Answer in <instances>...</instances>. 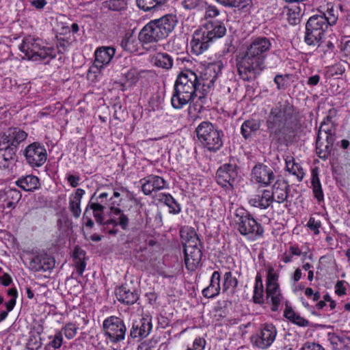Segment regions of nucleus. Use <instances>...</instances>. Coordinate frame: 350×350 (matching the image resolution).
Masks as SVG:
<instances>
[{"label": "nucleus", "instance_id": "09e8293b", "mask_svg": "<svg viewBox=\"0 0 350 350\" xmlns=\"http://www.w3.org/2000/svg\"><path fill=\"white\" fill-rule=\"evenodd\" d=\"M134 42L135 38L131 35L126 34L121 40L120 45L124 50L132 52L135 51Z\"/></svg>", "mask_w": 350, "mask_h": 350}, {"label": "nucleus", "instance_id": "4be33fe9", "mask_svg": "<svg viewBox=\"0 0 350 350\" xmlns=\"http://www.w3.org/2000/svg\"><path fill=\"white\" fill-rule=\"evenodd\" d=\"M202 27L212 42L216 39L222 38L226 33L225 25L220 21H208L202 25Z\"/></svg>", "mask_w": 350, "mask_h": 350}, {"label": "nucleus", "instance_id": "37998d69", "mask_svg": "<svg viewBox=\"0 0 350 350\" xmlns=\"http://www.w3.org/2000/svg\"><path fill=\"white\" fill-rule=\"evenodd\" d=\"M43 332L42 326L40 325L38 328L36 336L32 335L30 336L29 340L27 344V349L29 350H38L42 345V339L40 334Z\"/></svg>", "mask_w": 350, "mask_h": 350}, {"label": "nucleus", "instance_id": "0eeeda50", "mask_svg": "<svg viewBox=\"0 0 350 350\" xmlns=\"http://www.w3.org/2000/svg\"><path fill=\"white\" fill-rule=\"evenodd\" d=\"M198 139L209 151L217 152L223 146L224 133L211 122L204 121L196 129Z\"/></svg>", "mask_w": 350, "mask_h": 350}, {"label": "nucleus", "instance_id": "6e6d98bb", "mask_svg": "<svg viewBox=\"0 0 350 350\" xmlns=\"http://www.w3.org/2000/svg\"><path fill=\"white\" fill-rule=\"evenodd\" d=\"M253 301L256 304H262L264 302L263 287L254 286Z\"/></svg>", "mask_w": 350, "mask_h": 350}, {"label": "nucleus", "instance_id": "13d9d810", "mask_svg": "<svg viewBox=\"0 0 350 350\" xmlns=\"http://www.w3.org/2000/svg\"><path fill=\"white\" fill-rule=\"evenodd\" d=\"M347 282L345 280H339L334 286L335 293L338 296H343L347 293V288L345 284Z\"/></svg>", "mask_w": 350, "mask_h": 350}, {"label": "nucleus", "instance_id": "f704fd0d", "mask_svg": "<svg viewBox=\"0 0 350 350\" xmlns=\"http://www.w3.org/2000/svg\"><path fill=\"white\" fill-rule=\"evenodd\" d=\"M284 316L292 323L300 327H306L310 325V322L307 319L301 317L299 314L296 313L287 302L286 304V308L284 311Z\"/></svg>", "mask_w": 350, "mask_h": 350}, {"label": "nucleus", "instance_id": "ea45409f", "mask_svg": "<svg viewBox=\"0 0 350 350\" xmlns=\"http://www.w3.org/2000/svg\"><path fill=\"white\" fill-rule=\"evenodd\" d=\"M220 4L226 7L236 8L239 10H244L251 7L252 0H216Z\"/></svg>", "mask_w": 350, "mask_h": 350}, {"label": "nucleus", "instance_id": "3c124183", "mask_svg": "<svg viewBox=\"0 0 350 350\" xmlns=\"http://www.w3.org/2000/svg\"><path fill=\"white\" fill-rule=\"evenodd\" d=\"M62 331H64V335L68 339H71L76 336L77 327L75 324L70 323H67Z\"/></svg>", "mask_w": 350, "mask_h": 350}, {"label": "nucleus", "instance_id": "a878e982", "mask_svg": "<svg viewBox=\"0 0 350 350\" xmlns=\"http://www.w3.org/2000/svg\"><path fill=\"white\" fill-rule=\"evenodd\" d=\"M272 202L271 191L267 189H264L260 193L253 196L249 200L252 206L261 209L267 208Z\"/></svg>", "mask_w": 350, "mask_h": 350}, {"label": "nucleus", "instance_id": "393cba45", "mask_svg": "<svg viewBox=\"0 0 350 350\" xmlns=\"http://www.w3.org/2000/svg\"><path fill=\"white\" fill-rule=\"evenodd\" d=\"M21 197L22 194L17 189L8 187L3 190L1 198L3 199V206L4 208H13L19 202Z\"/></svg>", "mask_w": 350, "mask_h": 350}, {"label": "nucleus", "instance_id": "2f4dec72", "mask_svg": "<svg viewBox=\"0 0 350 350\" xmlns=\"http://www.w3.org/2000/svg\"><path fill=\"white\" fill-rule=\"evenodd\" d=\"M306 26L314 31H318L319 33L324 35V32L327 30L329 25L327 23L326 18H323L322 15L320 14L311 16L308 19Z\"/></svg>", "mask_w": 350, "mask_h": 350}, {"label": "nucleus", "instance_id": "1a4fd4ad", "mask_svg": "<svg viewBox=\"0 0 350 350\" xmlns=\"http://www.w3.org/2000/svg\"><path fill=\"white\" fill-rule=\"evenodd\" d=\"M236 215L238 217L237 221L238 230L242 235L250 240H255L262 236L264 232L262 226L251 215L243 213L241 215L238 213Z\"/></svg>", "mask_w": 350, "mask_h": 350}, {"label": "nucleus", "instance_id": "7ed1b4c3", "mask_svg": "<svg viewBox=\"0 0 350 350\" xmlns=\"http://www.w3.org/2000/svg\"><path fill=\"white\" fill-rule=\"evenodd\" d=\"M197 83L198 75L190 70H185L178 75L171 98L172 106L174 109H182L191 100L193 105L200 103Z\"/></svg>", "mask_w": 350, "mask_h": 350}, {"label": "nucleus", "instance_id": "c03bdc74", "mask_svg": "<svg viewBox=\"0 0 350 350\" xmlns=\"http://www.w3.org/2000/svg\"><path fill=\"white\" fill-rule=\"evenodd\" d=\"M181 5L187 10H201L206 7V3L204 0H182Z\"/></svg>", "mask_w": 350, "mask_h": 350}, {"label": "nucleus", "instance_id": "c9c22d12", "mask_svg": "<svg viewBox=\"0 0 350 350\" xmlns=\"http://www.w3.org/2000/svg\"><path fill=\"white\" fill-rule=\"evenodd\" d=\"M334 140L317 139L316 152L321 159H326L329 155Z\"/></svg>", "mask_w": 350, "mask_h": 350}, {"label": "nucleus", "instance_id": "a18cd8bd", "mask_svg": "<svg viewBox=\"0 0 350 350\" xmlns=\"http://www.w3.org/2000/svg\"><path fill=\"white\" fill-rule=\"evenodd\" d=\"M311 184L314 197L319 202L324 199L323 192L317 174H312Z\"/></svg>", "mask_w": 350, "mask_h": 350}, {"label": "nucleus", "instance_id": "603ef678", "mask_svg": "<svg viewBox=\"0 0 350 350\" xmlns=\"http://www.w3.org/2000/svg\"><path fill=\"white\" fill-rule=\"evenodd\" d=\"M126 81L131 84H135L139 79V73L135 68H130L124 73Z\"/></svg>", "mask_w": 350, "mask_h": 350}, {"label": "nucleus", "instance_id": "58836bf2", "mask_svg": "<svg viewBox=\"0 0 350 350\" xmlns=\"http://www.w3.org/2000/svg\"><path fill=\"white\" fill-rule=\"evenodd\" d=\"M286 167L288 172L296 176L297 180L301 181L304 176V172L300 165L295 162L293 157H288L286 160Z\"/></svg>", "mask_w": 350, "mask_h": 350}, {"label": "nucleus", "instance_id": "6ab92c4d", "mask_svg": "<svg viewBox=\"0 0 350 350\" xmlns=\"http://www.w3.org/2000/svg\"><path fill=\"white\" fill-rule=\"evenodd\" d=\"M55 266V260L46 254H40L33 257L29 265V268L36 272L46 271L53 269Z\"/></svg>", "mask_w": 350, "mask_h": 350}, {"label": "nucleus", "instance_id": "20e7f679", "mask_svg": "<svg viewBox=\"0 0 350 350\" xmlns=\"http://www.w3.org/2000/svg\"><path fill=\"white\" fill-rule=\"evenodd\" d=\"M28 133L19 127H10L0 133V169L8 173L12 168L21 144L25 142Z\"/></svg>", "mask_w": 350, "mask_h": 350}, {"label": "nucleus", "instance_id": "39448f33", "mask_svg": "<svg viewBox=\"0 0 350 350\" xmlns=\"http://www.w3.org/2000/svg\"><path fill=\"white\" fill-rule=\"evenodd\" d=\"M18 49L28 59L31 61H40L49 64L51 60L56 57V53L53 47L45 46L41 39L31 36L24 38Z\"/></svg>", "mask_w": 350, "mask_h": 350}, {"label": "nucleus", "instance_id": "a211bd4d", "mask_svg": "<svg viewBox=\"0 0 350 350\" xmlns=\"http://www.w3.org/2000/svg\"><path fill=\"white\" fill-rule=\"evenodd\" d=\"M211 42V38L206 35V31L202 26L196 29L193 34L190 42L191 51L197 55H200L208 49Z\"/></svg>", "mask_w": 350, "mask_h": 350}, {"label": "nucleus", "instance_id": "473e14b6", "mask_svg": "<svg viewBox=\"0 0 350 350\" xmlns=\"http://www.w3.org/2000/svg\"><path fill=\"white\" fill-rule=\"evenodd\" d=\"M317 139H329V142L335 139L334 131L330 116H327L321 124Z\"/></svg>", "mask_w": 350, "mask_h": 350}, {"label": "nucleus", "instance_id": "0e129e2a", "mask_svg": "<svg viewBox=\"0 0 350 350\" xmlns=\"http://www.w3.org/2000/svg\"><path fill=\"white\" fill-rule=\"evenodd\" d=\"M73 257L76 260H83L85 258V252L78 246H76L73 252Z\"/></svg>", "mask_w": 350, "mask_h": 350}, {"label": "nucleus", "instance_id": "6e6552de", "mask_svg": "<svg viewBox=\"0 0 350 350\" xmlns=\"http://www.w3.org/2000/svg\"><path fill=\"white\" fill-rule=\"evenodd\" d=\"M25 158V163L32 168L42 166L47 160V151L45 146L38 142L27 145L21 151Z\"/></svg>", "mask_w": 350, "mask_h": 350}, {"label": "nucleus", "instance_id": "9b49d317", "mask_svg": "<svg viewBox=\"0 0 350 350\" xmlns=\"http://www.w3.org/2000/svg\"><path fill=\"white\" fill-rule=\"evenodd\" d=\"M278 334L272 323L262 324L260 330L251 337L252 345L261 349H268L275 341Z\"/></svg>", "mask_w": 350, "mask_h": 350}, {"label": "nucleus", "instance_id": "4468645a", "mask_svg": "<svg viewBox=\"0 0 350 350\" xmlns=\"http://www.w3.org/2000/svg\"><path fill=\"white\" fill-rule=\"evenodd\" d=\"M115 55V49L110 46H103L96 50L95 59L92 66L90 67L89 72L94 74L100 72L111 61Z\"/></svg>", "mask_w": 350, "mask_h": 350}, {"label": "nucleus", "instance_id": "423d86ee", "mask_svg": "<svg viewBox=\"0 0 350 350\" xmlns=\"http://www.w3.org/2000/svg\"><path fill=\"white\" fill-rule=\"evenodd\" d=\"M217 69L219 70V66L217 64H209L198 75L197 90L200 92L199 104H194L189 107V111L193 109L195 111L201 112L204 105L207 100V96L217 78L218 72Z\"/></svg>", "mask_w": 350, "mask_h": 350}, {"label": "nucleus", "instance_id": "bf43d9fd", "mask_svg": "<svg viewBox=\"0 0 350 350\" xmlns=\"http://www.w3.org/2000/svg\"><path fill=\"white\" fill-rule=\"evenodd\" d=\"M300 350H325L319 344L311 342H305Z\"/></svg>", "mask_w": 350, "mask_h": 350}, {"label": "nucleus", "instance_id": "e2e57ef3", "mask_svg": "<svg viewBox=\"0 0 350 350\" xmlns=\"http://www.w3.org/2000/svg\"><path fill=\"white\" fill-rule=\"evenodd\" d=\"M219 14V10L213 5H208L206 8L205 17L206 18H214L218 16Z\"/></svg>", "mask_w": 350, "mask_h": 350}, {"label": "nucleus", "instance_id": "dca6fc26", "mask_svg": "<svg viewBox=\"0 0 350 350\" xmlns=\"http://www.w3.org/2000/svg\"><path fill=\"white\" fill-rule=\"evenodd\" d=\"M252 180L262 186L269 185L275 178L273 169L263 163L256 164L252 170Z\"/></svg>", "mask_w": 350, "mask_h": 350}, {"label": "nucleus", "instance_id": "4c0bfd02", "mask_svg": "<svg viewBox=\"0 0 350 350\" xmlns=\"http://www.w3.org/2000/svg\"><path fill=\"white\" fill-rule=\"evenodd\" d=\"M159 200L169 207L170 213L178 214L181 211L180 204L169 193L160 194Z\"/></svg>", "mask_w": 350, "mask_h": 350}, {"label": "nucleus", "instance_id": "bb28decb", "mask_svg": "<svg viewBox=\"0 0 350 350\" xmlns=\"http://www.w3.org/2000/svg\"><path fill=\"white\" fill-rule=\"evenodd\" d=\"M15 184L25 191H33L40 186L39 178L32 174L22 176L16 180Z\"/></svg>", "mask_w": 350, "mask_h": 350}, {"label": "nucleus", "instance_id": "cd10ccee", "mask_svg": "<svg viewBox=\"0 0 350 350\" xmlns=\"http://www.w3.org/2000/svg\"><path fill=\"white\" fill-rule=\"evenodd\" d=\"M220 280L219 272L215 271L211 275L209 285L202 291V294L205 297L213 298L219 295L221 290Z\"/></svg>", "mask_w": 350, "mask_h": 350}, {"label": "nucleus", "instance_id": "8fccbe9b", "mask_svg": "<svg viewBox=\"0 0 350 350\" xmlns=\"http://www.w3.org/2000/svg\"><path fill=\"white\" fill-rule=\"evenodd\" d=\"M49 339H51L48 344L49 347H53L54 349L60 348L63 343V334L62 331L56 332L53 336L49 337Z\"/></svg>", "mask_w": 350, "mask_h": 350}, {"label": "nucleus", "instance_id": "ddd939ff", "mask_svg": "<svg viewBox=\"0 0 350 350\" xmlns=\"http://www.w3.org/2000/svg\"><path fill=\"white\" fill-rule=\"evenodd\" d=\"M199 242L200 241L195 234L194 237H191L185 244V263L187 269L189 271L196 270L201 262L202 252L198 246Z\"/></svg>", "mask_w": 350, "mask_h": 350}, {"label": "nucleus", "instance_id": "f257e3e1", "mask_svg": "<svg viewBox=\"0 0 350 350\" xmlns=\"http://www.w3.org/2000/svg\"><path fill=\"white\" fill-rule=\"evenodd\" d=\"M272 43L269 38L258 36L252 38L245 51L237 57L239 77L243 81H252L265 68V61Z\"/></svg>", "mask_w": 350, "mask_h": 350}, {"label": "nucleus", "instance_id": "aec40b11", "mask_svg": "<svg viewBox=\"0 0 350 350\" xmlns=\"http://www.w3.org/2000/svg\"><path fill=\"white\" fill-rule=\"evenodd\" d=\"M320 8L322 16L326 18L329 26L335 25L338 19L339 12L342 10V5L340 3L335 4L333 2L324 1Z\"/></svg>", "mask_w": 350, "mask_h": 350}, {"label": "nucleus", "instance_id": "5701e85b", "mask_svg": "<svg viewBox=\"0 0 350 350\" xmlns=\"http://www.w3.org/2000/svg\"><path fill=\"white\" fill-rule=\"evenodd\" d=\"M327 339L333 350H350V337L345 334L328 333Z\"/></svg>", "mask_w": 350, "mask_h": 350}, {"label": "nucleus", "instance_id": "69168bd1", "mask_svg": "<svg viewBox=\"0 0 350 350\" xmlns=\"http://www.w3.org/2000/svg\"><path fill=\"white\" fill-rule=\"evenodd\" d=\"M85 194V190L81 188L77 189L75 193V196L73 198H70L69 200H72L74 202H77L81 203V199Z\"/></svg>", "mask_w": 350, "mask_h": 350}, {"label": "nucleus", "instance_id": "052dcab7", "mask_svg": "<svg viewBox=\"0 0 350 350\" xmlns=\"http://www.w3.org/2000/svg\"><path fill=\"white\" fill-rule=\"evenodd\" d=\"M206 345V340L202 338H197L193 342L191 350H204Z\"/></svg>", "mask_w": 350, "mask_h": 350}, {"label": "nucleus", "instance_id": "49530a36", "mask_svg": "<svg viewBox=\"0 0 350 350\" xmlns=\"http://www.w3.org/2000/svg\"><path fill=\"white\" fill-rule=\"evenodd\" d=\"M124 0H107L103 3L104 8L112 11H120L126 8Z\"/></svg>", "mask_w": 350, "mask_h": 350}, {"label": "nucleus", "instance_id": "f8f14e48", "mask_svg": "<svg viewBox=\"0 0 350 350\" xmlns=\"http://www.w3.org/2000/svg\"><path fill=\"white\" fill-rule=\"evenodd\" d=\"M216 179L222 187L226 190H232L239 179L238 167L232 163L224 164L217 170Z\"/></svg>", "mask_w": 350, "mask_h": 350}, {"label": "nucleus", "instance_id": "f03ea898", "mask_svg": "<svg viewBox=\"0 0 350 350\" xmlns=\"http://www.w3.org/2000/svg\"><path fill=\"white\" fill-rule=\"evenodd\" d=\"M270 137L280 139L288 134L296 133L301 128V116L298 110L286 98L271 109L266 120Z\"/></svg>", "mask_w": 350, "mask_h": 350}, {"label": "nucleus", "instance_id": "774afa93", "mask_svg": "<svg viewBox=\"0 0 350 350\" xmlns=\"http://www.w3.org/2000/svg\"><path fill=\"white\" fill-rule=\"evenodd\" d=\"M118 224L123 230H126L129 225L128 217L124 214H120V216L119 217Z\"/></svg>", "mask_w": 350, "mask_h": 350}, {"label": "nucleus", "instance_id": "9d476101", "mask_svg": "<svg viewBox=\"0 0 350 350\" xmlns=\"http://www.w3.org/2000/svg\"><path fill=\"white\" fill-rule=\"evenodd\" d=\"M105 335L112 342H118L124 339L126 331L123 320L116 316H110L103 323Z\"/></svg>", "mask_w": 350, "mask_h": 350}, {"label": "nucleus", "instance_id": "b1692460", "mask_svg": "<svg viewBox=\"0 0 350 350\" xmlns=\"http://www.w3.org/2000/svg\"><path fill=\"white\" fill-rule=\"evenodd\" d=\"M152 21L156 23V26L159 29V31H161L165 38L174 30L176 24L175 16L171 14H166Z\"/></svg>", "mask_w": 350, "mask_h": 350}, {"label": "nucleus", "instance_id": "680f3d73", "mask_svg": "<svg viewBox=\"0 0 350 350\" xmlns=\"http://www.w3.org/2000/svg\"><path fill=\"white\" fill-rule=\"evenodd\" d=\"M308 227L314 232L315 234L319 232V228L321 227V222L316 221L314 217H310L307 224Z\"/></svg>", "mask_w": 350, "mask_h": 350}, {"label": "nucleus", "instance_id": "de8ad7c7", "mask_svg": "<svg viewBox=\"0 0 350 350\" xmlns=\"http://www.w3.org/2000/svg\"><path fill=\"white\" fill-rule=\"evenodd\" d=\"M238 284L237 279L232 276L231 271L226 272L224 275L223 291H226L230 287L236 288Z\"/></svg>", "mask_w": 350, "mask_h": 350}, {"label": "nucleus", "instance_id": "2eb2a0df", "mask_svg": "<svg viewBox=\"0 0 350 350\" xmlns=\"http://www.w3.org/2000/svg\"><path fill=\"white\" fill-rule=\"evenodd\" d=\"M152 316L149 314H143L139 321L133 323L130 336L133 338L141 339L147 337L152 329Z\"/></svg>", "mask_w": 350, "mask_h": 350}, {"label": "nucleus", "instance_id": "72a5a7b5", "mask_svg": "<svg viewBox=\"0 0 350 350\" xmlns=\"http://www.w3.org/2000/svg\"><path fill=\"white\" fill-rule=\"evenodd\" d=\"M152 63L159 68L169 70L173 66V57L167 53H158L152 57Z\"/></svg>", "mask_w": 350, "mask_h": 350}, {"label": "nucleus", "instance_id": "79ce46f5", "mask_svg": "<svg viewBox=\"0 0 350 350\" xmlns=\"http://www.w3.org/2000/svg\"><path fill=\"white\" fill-rule=\"evenodd\" d=\"M323 34L306 27L304 41L308 45H316L322 39Z\"/></svg>", "mask_w": 350, "mask_h": 350}, {"label": "nucleus", "instance_id": "a19ab883", "mask_svg": "<svg viewBox=\"0 0 350 350\" xmlns=\"http://www.w3.org/2000/svg\"><path fill=\"white\" fill-rule=\"evenodd\" d=\"M94 196L92 197L91 200L94 198ZM88 207L93 211V215L96 222L102 224L103 223V213L104 211L105 206L98 202H92V200H90L88 203Z\"/></svg>", "mask_w": 350, "mask_h": 350}, {"label": "nucleus", "instance_id": "c85d7f7f", "mask_svg": "<svg viewBox=\"0 0 350 350\" xmlns=\"http://www.w3.org/2000/svg\"><path fill=\"white\" fill-rule=\"evenodd\" d=\"M267 298L271 299L272 304L271 310L277 311L278 307L283 299L281 294L279 284H269L266 287Z\"/></svg>", "mask_w": 350, "mask_h": 350}, {"label": "nucleus", "instance_id": "5fc2aeb1", "mask_svg": "<svg viewBox=\"0 0 350 350\" xmlns=\"http://www.w3.org/2000/svg\"><path fill=\"white\" fill-rule=\"evenodd\" d=\"M80 205L81 203L69 200V209L75 218L80 217L81 213Z\"/></svg>", "mask_w": 350, "mask_h": 350}, {"label": "nucleus", "instance_id": "c756f323", "mask_svg": "<svg viewBox=\"0 0 350 350\" xmlns=\"http://www.w3.org/2000/svg\"><path fill=\"white\" fill-rule=\"evenodd\" d=\"M156 32L157 31L152 27V23L150 21L140 31L138 36L139 40L144 44L157 42L160 40Z\"/></svg>", "mask_w": 350, "mask_h": 350}, {"label": "nucleus", "instance_id": "f3484780", "mask_svg": "<svg viewBox=\"0 0 350 350\" xmlns=\"http://www.w3.org/2000/svg\"><path fill=\"white\" fill-rule=\"evenodd\" d=\"M142 191L146 196H150L153 192H157L167 188L166 180L157 175H149L140 180Z\"/></svg>", "mask_w": 350, "mask_h": 350}, {"label": "nucleus", "instance_id": "4d7b16f0", "mask_svg": "<svg viewBox=\"0 0 350 350\" xmlns=\"http://www.w3.org/2000/svg\"><path fill=\"white\" fill-rule=\"evenodd\" d=\"M278 275L275 272L273 267H269L267 272V285L278 284Z\"/></svg>", "mask_w": 350, "mask_h": 350}, {"label": "nucleus", "instance_id": "412c9836", "mask_svg": "<svg viewBox=\"0 0 350 350\" xmlns=\"http://www.w3.org/2000/svg\"><path fill=\"white\" fill-rule=\"evenodd\" d=\"M289 191V185L287 182L283 180H276L271 191L273 202L279 204L284 202L287 200Z\"/></svg>", "mask_w": 350, "mask_h": 350}, {"label": "nucleus", "instance_id": "7c9ffc66", "mask_svg": "<svg viewBox=\"0 0 350 350\" xmlns=\"http://www.w3.org/2000/svg\"><path fill=\"white\" fill-rule=\"evenodd\" d=\"M117 299L126 305L134 304L138 299V294L135 291H131L126 286H122L116 291Z\"/></svg>", "mask_w": 350, "mask_h": 350}, {"label": "nucleus", "instance_id": "864d4df0", "mask_svg": "<svg viewBox=\"0 0 350 350\" xmlns=\"http://www.w3.org/2000/svg\"><path fill=\"white\" fill-rule=\"evenodd\" d=\"M288 81V75H277L274 78V82L278 90H284L286 88Z\"/></svg>", "mask_w": 350, "mask_h": 350}, {"label": "nucleus", "instance_id": "338daca9", "mask_svg": "<svg viewBox=\"0 0 350 350\" xmlns=\"http://www.w3.org/2000/svg\"><path fill=\"white\" fill-rule=\"evenodd\" d=\"M67 180L72 187H77L79 185L80 177L79 176L69 174L67 176Z\"/></svg>", "mask_w": 350, "mask_h": 350}, {"label": "nucleus", "instance_id": "e433bc0d", "mask_svg": "<svg viewBox=\"0 0 350 350\" xmlns=\"http://www.w3.org/2000/svg\"><path fill=\"white\" fill-rule=\"evenodd\" d=\"M260 127L258 120L250 119L243 122L241 127V133L245 139H247L252 133L256 132Z\"/></svg>", "mask_w": 350, "mask_h": 350}]
</instances>
